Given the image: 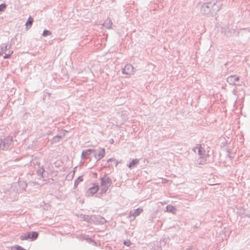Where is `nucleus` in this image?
<instances>
[{
    "instance_id": "nucleus-34",
    "label": "nucleus",
    "mask_w": 250,
    "mask_h": 250,
    "mask_svg": "<svg viewBox=\"0 0 250 250\" xmlns=\"http://www.w3.org/2000/svg\"><path fill=\"white\" fill-rule=\"evenodd\" d=\"M113 142V139H112V141H111V142Z\"/></svg>"
},
{
    "instance_id": "nucleus-2",
    "label": "nucleus",
    "mask_w": 250,
    "mask_h": 250,
    "mask_svg": "<svg viewBox=\"0 0 250 250\" xmlns=\"http://www.w3.org/2000/svg\"><path fill=\"white\" fill-rule=\"evenodd\" d=\"M198 154L200 158L197 160V164L202 165L205 164L209 157L208 154H207L206 151L201 146L198 148Z\"/></svg>"
},
{
    "instance_id": "nucleus-5",
    "label": "nucleus",
    "mask_w": 250,
    "mask_h": 250,
    "mask_svg": "<svg viewBox=\"0 0 250 250\" xmlns=\"http://www.w3.org/2000/svg\"><path fill=\"white\" fill-rule=\"evenodd\" d=\"M143 211V209L141 208L133 209L129 212L128 217L129 218L130 221H133L135 220V218L139 216Z\"/></svg>"
},
{
    "instance_id": "nucleus-17",
    "label": "nucleus",
    "mask_w": 250,
    "mask_h": 250,
    "mask_svg": "<svg viewBox=\"0 0 250 250\" xmlns=\"http://www.w3.org/2000/svg\"><path fill=\"white\" fill-rule=\"evenodd\" d=\"M167 211L173 213L175 210L176 208L173 206L168 205L166 207Z\"/></svg>"
},
{
    "instance_id": "nucleus-32",
    "label": "nucleus",
    "mask_w": 250,
    "mask_h": 250,
    "mask_svg": "<svg viewBox=\"0 0 250 250\" xmlns=\"http://www.w3.org/2000/svg\"><path fill=\"white\" fill-rule=\"evenodd\" d=\"M13 51H9L8 53H6L7 54H10V56L12 55V54L13 53Z\"/></svg>"
},
{
    "instance_id": "nucleus-37",
    "label": "nucleus",
    "mask_w": 250,
    "mask_h": 250,
    "mask_svg": "<svg viewBox=\"0 0 250 250\" xmlns=\"http://www.w3.org/2000/svg\"><path fill=\"white\" fill-rule=\"evenodd\" d=\"M187 250H191V249H187Z\"/></svg>"
},
{
    "instance_id": "nucleus-16",
    "label": "nucleus",
    "mask_w": 250,
    "mask_h": 250,
    "mask_svg": "<svg viewBox=\"0 0 250 250\" xmlns=\"http://www.w3.org/2000/svg\"><path fill=\"white\" fill-rule=\"evenodd\" d=\"M83 181V178L82 176H79L78 178L75 180L74 182V188H77L78 185H79L80 182Z\"/></svg>"
},
{
    "instance_id": "nucleus-30",
    "label": "nucleus",
    "mask_w": 250,
    "mask_h": 250,
    "mask_svg": "<svg viewBox=\"0 0 250 250\" xmlns=\"http://www.w3.org/2000/svg\"><path fill=\"white\" fill-rule=\"evenodd\" d=\"M105 192H106V191H104V190H103L102 189H101V190H100V193L101 194H102L105 193Z\"/></svg>"
},
{
    "instance_id": "nucleus-10",
    "label": "nucleus",
    "mask_w": 250,
    "mask_h": 250,
    "mask_svg": "<svg viewBox=\"0 0 250 250\" xmlns=\"http://www.w3.org/2000/svg\"><path fill=\"white\" fill-rule=\"evenodd\" d=\"M99 190V186L96 184H94L93 186L88 189L87 193L93 195L96 193Z\"/></svg>"
},
{
    "instance_id": "nucleus-31",
    "label": "nucleus",
    "mask_w": 250,
    "mask_h": 250,
    "mask_svg": "<svg viewBox=\"0 0 250 250\" xmlns=\"http://www.w3.org/2000/svg\"><path fill=\"white\" fill-rule=\"evenodd\" d=\"M115 161V159H113V158H110L108 160H107V162L109 163V162H112V161Z\"/></svg>"
},
{
    "instance_id": "nucleus-24",
    "label": "nucleus",
    "mask_w": 250,
    "mask_h": 250,
    "mask_svg": "<svg viewBox=\"0 0 250 250\" xmlns=\"http://www.w3.org/2000/svg\"><path fill=\"white\" fill-rule=\"evenodd\" d=\"M83 219L84 221L88 222L90 220V217L88 215H83Z\"/></svg>"
},
{
    "instance_id": "nucleus-19",
    "label": "nucleus",
    "mask_w": 250,
    "mask_h": 250,
    "mask_svg": "<svg viewBox=\"0 0 250 250\" xmlns=\"http://www.w3.org/2000/svg\"><path fill=\"white\" fill-rule=\"evenodd\" d=\"M12 250H26L25 249H23L21 246H20L19 245H16L14 247H12L11 248Z\"/></svg>"
},
{
    "instance_id": "nucleus-26",
    "label": "nucleus",
    "mask_w": 250,
    "mask_h": 250,
    "mask_svg": "<svg viewBox=\"0 0 250 250\" xmlns=\"http://www.w3.org/2000/svg\"><path fill=\"white\" fill-rule=\"evenodd\" d=\"M124 244L126 246H129L131 244V242L129 240L125 241Z\"/></svg>"
},
{
    "instance_id": "nucleus-3",
    "label": "nucleus",
    "mask_w": 250,
    "mask_h": 250,
    "mask_svg": "<svg viewBox=\"0 0 250 250\" xmlns=\"http://www.w3.org/2000/svg\"><path fill=\"white\" fill-rule=\"evenodd\" d=\"M38 235L39 233L37 231L29 232L28 233H24V234L21 235L20 236V239L21 240H30L31 241H34L37 238Z\"/></svg>"
},
{
    "instance_id": "nucleus-25",
    "label": "nucleus",
    "mask_w": 250,
    "mask_h": 250,
    "mask_svg": "<svg viewBox=\"0 0 250 250\" xmlns=\"http://www.w3.org/2000/svg\"><path fill=\"white\" fill-rule=\"evenodd\" d=\"M109 186H105V185H101V189L105 191L106 192L108 189Z\"/></svg>"
},
{
    "instance_id": "nucleus-18",
    "label": "nucleus",
    "mask_w": 250,
    "mask_h": 250,
    "mask_svg": "<svg viewBox=\"0 0 250 250\" xmlns=\"http://www.w3.org/2000/svg\"><path fill=\"white\" fill-rule=\"evenodd\" d=\"M33 22V19L31 18L30 17L27 19V21L26 22V26H31Z\"/></svg>"
},
{
    "instance_id": "nucleus-4",
    "label": "nucleus",
    "mask_w": 250,
    "mask_h": 250,
    "mask_svg": "<svg viewBox=\"0 0 250 250\" xmlns=\"http://www.w3.org/2000/svg\"><path fill=\"white\" fill-rule=\"evenodd\" d=\"M13 141L12 137L8 136L3 140L1 139L0 148L3 150L7 149Z\"/></svg>"
},
{
    "instance_id": "nucleus-7",
    "label": "nucleus",
    "mask_w": 250,
    "mask_h": 250,
    "mask_svg": "<svg viewBox=\"0 0 250 250\" xmlns=\"http://www.w3.org/2000/svg\"><path fill=\"white\" fill-rule=\"evenodd\" d=\"M101 185H105L110 187L112 184V180L107 177L105 174L104 177H101Z\"/></svg>"
},
{
    "instance_id": "nucleus-22",
    "label": "nucleus",
    "mask_w": 250,
    "mask_h": 250,
    "mask_svg": "<svg viewBox=\"0 0 250 250\" xmlns=\"http://www.w3.org/2000/svg\"><path fill=\"white\" fill-rule=\"evenodd\" d=\"M6 8V5L5 3L0 4V11H3Z\"/></svg>"
},
{
    "instance_id": "nucleus-15",
    "label": "nucleus",
    "mask_w": 250,
    "mask_h": 250,
    "mask_svg": "<svg viewBox=\"0 0 250 250\" xmlns=\"http://www.w3.org/2000/svg\"><path fill=\"white\" fill-rule=\"evenodd\" d=\"M63 136L61 135H56L54 136L52 140V143H56L59 142L60 140L62 139Z\"/></svg>"
},
{
    "instance_id": "nucleus-6",
    "label": "nucleus",
    "mask_w": 250,
    "mask_h": 250,
    "mask_svg": "<svg viewBox=\"0 0 250 250\" xmlns=\"http://www.w3.org/2000/svg\"><path fill=\"white\" fill-rule=\"evenodd\" d=\"M134 67L131 64H127L122 69L123 74L130 75L133 74Z\"/></svg>"
},
{
    "instance_id": "nucleus-21",
    "label": "nucleus",
    "mask_w": 250,
    "mask_h": 250,
    "mask_svg": "<svg viewBox=\"0 0 250 250\" xmlns=\"http://www.w3.org/2000/svg\"><path fill=\"white\" fill-rule=\"evenodd\" d=\"M20 185L22 189L25 190V188L27 186V184L25 182H24V181L21 182Z\"/></svg>"
},
{
    "instance_id": "nucleus-9",
    "label": "nucleus",
    "mask_w": 250,
    "mask_h": 250,
    "mask_svg": "<svg viewBox=\"0 0 250 250\" xmlns=\"http://www.w3.org/2000/svg\"><path fill=\"white\" fill-rule=\"evenodd\" d=\"M96 149H87L83 151L81 154V158L82 159H86L93 152H95Z\"/></svg>"
},
{
    "instance_id": "nucleus-35",
    "label": "nucleus",
    "mask_w": 250,
    "mask_h": 250,
    "mask_svg": "<svg viewBox=\"0 0 250 250\" xmlns=\"http://www.w3.org/2000/svg\"><path fill=\"white\" fill-rule=\"evenodd\" d=\"M113 142V139H112V141H111V142Z\"/></svg>"
},
{
    "instance_id": "nucleus-11",
    "label": "nucleus",
    "mask_w": 250,
    "mask_h": 250,
    "mask_svg": "<svg viewBox=\"0 0 250 250\" xmlns=\"http://www.w3.org/2000/svg\"><path fill=\"white\" fill-rule=\"evenodd\" d=\"M97 155H98V160H100L101 159L104 158L105 154V150L104 148H99L98 150H96Z\"/></svg>"
},
{
    "instance_id": "nucleus-14",
    "label": "nucleus",
    "mask_w": 250,
    "mask_h": 250,
    "mask_svg": "<svg viewBox=\"0 0 250 250\" xmlns=\"http://www.w3.org/2000/svg\"><path fill=\"white\" fill-rule=\"evenodd\" d=\"M139 160L137 159L132 160V161L128 165V167L132 168L139 163Z\"/></svg>"
},
{
    "instance_id": "nucleus-1",
    "label": "nucleus",
    "mask_w": 250,
    "mask_h": 250,
    "mask_svg": "<svg viewBox=\"0 0 250 250\" xmlns=\"http://www.w3.org/2000/svg\"><path fill=\"white\" fill-rule=\"evenodd\" d=\"M222 3L215 0L204 3L201 7V13L208 17L215 16L221 9Z\"/></svg>"
},
{
    "instance_id": "nucleus-13",
    "label": "nucleus",
    "mask_w": 250,
    "mask_h": 250,
    "mask_svg": "<svg viewBox=\"0 0 250 250\" xmlns=\"http://www.w3.org/2000/svg\"><path fill=\"white\" fill-rule=\"evenodd\" d=\"M44 172L45 170L43 167H42L37 170L38 175H39L40 177H42V178H43L45 177Z\"/></svg>"
},
{
    "instance_id": "nucleus-38",
    "label": "nucleus",
    "mask_w": 250,
    "mask_h": 250,
    "mask_svg": "<svg viewBox=\"0 0 250 250\" xmlns=\"http://www.w3.org/2000/svg\"><path fill=\"white\" fill-rule=\"evenodd\" d=\"M249 217H250V215L249 216H248Z\"/></svg>"
},
{
    "instance_id": "nucleus-8",
    "label": "nucleus",
    "mask_w": 250,
    "mask_h": 250,
    "mask_svg": "<svg viewBox=\"0 0 250 250\" xmlns=\"http://www.w3.org/2000/svg\"><path fill=\"white\" fill-rule=\"evenodd\" d=\"M240 80L239 77L236 75H231L228 77L227 82L230 85H235L236 82Z\"/></svg>"
},
{
    "instance_id": "nucleus-27",
    "label": "nucleus",
    "mask_w": 250,
    "mask_h": 250,
    "mask_svg": "<svg viewBox=\"0 0 250 250\" xmlns=\"http://www.w3.org/2000/svg\"><path fill=\"white\" fill-rule=\"evenodd\" d=\"M99 218L101 220L100 221L101 223L104 224L106 222V220H105V219L104 218L101 217H99Z\"/></svg>"
},
{
    "instance_id": "nucleus-33",
    "label": "nucleus",
    "mask_w": 250,
    "mask_h": 250,
    "mask_svg": "<svg viewBox=\"0 0 250 250\" xmlns=\"http://www.w3.org/2000/svg\"><path fill=\"white\" fill-rule=\"evenodd\" d=\"M118 165V162H116V166Z\"/></svg>"
},
{
    "instance_id": "nucleus-36",
    "label": "nucleus",
    "mask_w": 250,
    "mask_h": 250,
    "mask_svg": "<svg viewBox=\"0 0 250 250\" xmlns=\"http://www.w3.org/2000/svg\"><path fill=\"white\" fill-rule=\"evenodd\" d=\"M36 164H37V165H39V163H37H37H36Z\"/></svg>"
},
{
    "instance_id": "nucleus-23",
    "label": "nucleus",
    "mask_w": 250,
    "mask_h": 250,
    "mask_svg": "<svg viewBox=\"0 0 250 250\" xmlns=\"http://www.w3.org/2000/svg\"><path fill=\"white\" fill-rule=\"evenodd\" d=\"M7 45H4L1 47V53H5L7 51Z\"/></svg>"
},
{
    "instance_id": "nucleus-29",
    "label": "nucleus",
    "mask_w": 250,
    "mask_h": 250,
    "mask_svg": "<svg viewBox=\"0 0 250 250\" xmlns=\"http://www.w3.org/2000/svg\"><path fill=\"white\" fill-rule=\"evenodd\" d=\"M94 153V157L97 160V161H98L99 160H98V155H97V153H96V151L95 152H93Z\"/></svg>"
},
{
    "instance_id": "nucleus-28",
    "label": "nucleus",
    "mask_w": 250,
    "mask_h": 250,
    "mask_svg": "<svg viewBox=\"0 0 250 250\" xmlns=\"http://www.w3.org/2000/svg\"><path fill=\"white\" fill-rule=\"evenodd\" d=\"M5 55L4 56L3 58L4 59H8L10 57V54H7L6 52L4 53Z\"/></svg>"
},
{
    "instance_id": "nucleus-20",
    "label": "nucleus",
    "mask_w": 250,
    "mask_h": 250,
    "mask_svg": "<svg viewBox=\"0 0 250 250\" xmlns=\"http://www.w3.org/2000/svg\"><path fill=\"white\" fill-rule=\"evenodd\" d=\"M51 34L50 31L47 30H44L42 34V36L46 37L47 36L50 35Z\"/></svg>"
},
{
    "instance_id": "nucleus-12",
    "label": "nucleus",
    "mask_w": 250,
    "mask_h": 250,
    "mask_svg": "<svg viewBox=\"0 0 250 250\" xmlns=\"http://www.w3.org/2000/svg\"><path fill=\"white\" fill-rule=\"evenodd\" d=\"M112 21L111 19L108 18L104 21L103 25L106 28L110 29L112 28Z\"/></svg>"
}]
</instances>
